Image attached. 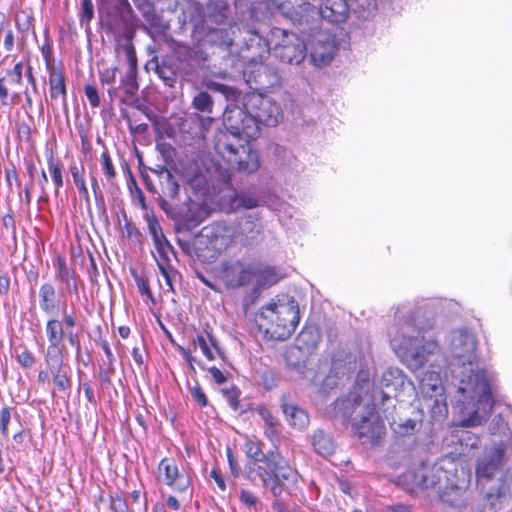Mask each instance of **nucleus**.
Returning <instances> with one entry per match:
<instances>
[{
	"mask_svg": "<svg viewBox=\"0 0 512 512\" xmlns=\"http://www.w3.org/2000/svg\"><path fill=\"white\" fill-rule=\"evenodd\" d=\"M476 338L465 328L453 330L450 335L452 373L459 380L458 402L464 406L475 403V409L461 421L463 427H473L487 418L494 406L490 386L483 371L474 368L477 359Z\"/></svg>",
	"mask_w": 512,
	"mask_h": 512,
	"instance_id": "1",
	"label": "nucleus"
},
{
	"mask_svg": "<svg viewBox=\"0 0 512 512\" xmlns=\"http://www.w3.org/2000/svg\"><path fill=\"white\" fill-rule=\"evenodd\" d=\"M432 325V318L422 308H417L405 319L390 341L393 349L412 371L424 369L426 365L431 368L439 366V344L431 335H427Z\"/></svg>",
	"mask_w": 512,
	"mask_h": 512,
	"instance_id": "2",
	"label": "nucleus"
},
{
	"mask_svg": "<svg viewBox=\"0 0 512 512\" xmlns=\"http://www.w3.org/2000/svg\"><path fill=\"white\" fill-rule=\"evenodd\" d=\"M258 2H266L268 8L290 20L299 32L318 29L321 19L335 25L342 24L350 15L348 0H322L319 7L305 0H235V6L252 11Z\"/></svg>",
	"mask_w": 512,
	"mask_h": 512,
	"instance_id": "3",
	"label": "nucleus"
},
{
	"mask_svg": "<svg viewBox=\"0 0 512 512\" xmlns=\"http://www.w3.org/2000/svg\"><path fill=\"white\" fill-rule=\"evenodd\" d=\"M300 320L298 302L289 298L285 302H272L257 313L258 327L274 340H286L295 331Z\"/></svg>",
	"mask_w": 512,
	"mask_h": 512,
	"instance_id": "4",
	"label": "nucleus"
},
{
	"mask_svg": "<svg viewBox=\"0 0 512 512\" xmlns=\"http://www.w3.org/2000/svg\"><path fill=\"white\" fill-rule=\"evenodd\" d=\"M204 43L229 49L240 26L231 21V10L226 0H210L204 11Z\"/></svg>",
	"mask_w": 512,
	"mask_h": 512,
	"instance_id": "5",
	"label": "nucleus"
},
{
	"mask_svg": "<svg viewBox=\"0 0 512 512\" xmlns=\"http://www.w3.org/2000/svg\"><path fill=\"white\" fill-rule=\"evenodd\" d=\"M249 140L226 132H216L213 140L214 150L239 173L252 174L259 169L260 159Z\"/></svg>",
	"mask_w": 512,
	"mask_h": 512,
	"instance_id": "6",
	"label": "nucleus"
},
{
	"mask_svg": "<svg viewBox=\"0 0 512 512\" xmlns=\"http://www.w3.org/2000/svg\"><path fill=\"white\" fill-rule=\"evenodd\" d=\"M179 13L176 18L175 33L190 31L191 37L204 43V7L197 0H181L177 3Z\"/></svg>",
	"mask_w": 512,
	"mask_h": 512,
	"instance_id": "7",
	"label": "nucleus"
},
{
	"mask_svg": "<svg viewBox=\"0 0 512 512\" xmlns=\"http://www.w3.org/2000/svg\"><path fill=\"white\" fill-rule=\"evenodd\" d=\"M372 387L368 375L363 372L358 373L356 384L353 390L343 399L335 402V409L341 417L348 422L353 423L365 411V402L370 396V388Z\"/></svg>",
	"mask_w": 512,
	"mask_h": 512,
	"instance_id": "8",
	"label": "nucleus"
},
{
	"mask_svg": "<svg viewBox=\"0 0 512 512\" xmlns=\"http://www.w3.org/2000/svg\"><path fill=\"white\" fill-rule=\"evenodd\" d=\"M376 395L370 396L365 402V411L353 420L354 433L362 444H374L384 433V424L380 419L376 408Z\"/></svg>",
	"mask_w": 512,
	"mask_h": 512,
	"instance_id": "9",
	"label": "nucleus"
},
{
	"mask_svg": "<svg viewBox=\"0 0 512 512\" xmlns=\"http://www.w3.org/2000/svg\"><path fill=\"white\" fill-rule=\"evenodd\" d=\"M223 124L227 134L241 139H256L259 136V128L256 126L252 115L246 112V107L228 103L223 112Z\"/></svg>",
	"mask_w": 512,
	"mask_h": 512,
	"instance_id": "10",
	"label": "nucleus"
},
{
	"mask_svg": "<svg viewBox=\"0 0 512 512\" xmlns=\"http://www.w3.org/2000/svg\"><path fill=\"white\" fill-rule=\"evenodd\" d=\"M232 46H236L240 56L252 63L261 62L270 53L269 41L255 29L240 27Z\"/></svg>",
	"mask_w": 512,
	"mask_h": 512,
	"instance_id": "11",
	"label": "nucleus"
},
{
	"mask_svg": "<svg viewBox=\"0 0 512 512\" xmlns=\"http://www.w3.org/2000/svg\"><path fill=\"white\" fill-rule=\"evenodd\" d=\"M272 35L276 38H282L273 49L274 56L282 63L299 65L305 59L307 44L303 38L294 32H288L280 28H274Z\"/></svg>",
	"mask_w": 512,
	"mask_h": 512,
	"instance_id": "12",
	"label": "nucleus"
},
{
	"mask_svg": "<svg viewBox=\"0 0 512 512\" xmlns=\"http://www.w3.org/2000/svg\"><path fill=\"white\" fill-rule=\"evenodd\" d=\"M246 112L260 129V125L269 127L276 126L283 117L281 108L277 102L261 94H248L244 97Z\"/></svg>",
	"mask_w": 512,
	"mask_h": 512,
	"instance_id": "13",
	"label": "nucleus"
},
{
	"mask_svg": "<svg viewBox=\"0 0 512 512\" xmlns=\"http://www.w3.org/2000/svg\"><path fill=\"white\" fill-rule=\"evenodd\" d=\"M370 394L376 395V402L383 405L385 401L391 398H397L399 392L405 388L406 385L410 386L411 383L407 381L403 371L397 367H389L383 373L380 382V389L374 387L371 382Z\"/></svg>",
	"mask_w": 512,
	"mask_h": 512,
	"instance_id": "14",
	"label": "nucleus"
},
{
	"mask_svg": "<svg viewBox=\"0 0 512 512\" xmlns=\"http://www.w3.org/2000/svg\"><path fill=\"white\" fill-rule=\"evenodd\" d=\"M306 35L310 41V57L315 65L323 66L332 61L336 52L335 39L320 30L300 32Z\"/></svg>",
	"mask_w": 512,
	"mask_h": 512,
	"instance_id": "15",
	"label": "nucleus"
},
{
	"mask_svg": "<svg viewBox=\"0 0 512 512\" xmlns=\"http://www.w3.org/2000/svg\"><path fill=\"white\" fill-rule=\"evenodd\" d=\"M207 91H199L192 100V107L202 113L212 114L214 100L209 92L222 95L227 101H237L241 96V92L235 87L209 81L206 84Z\"/></svg>",
	"mask_w": 512,
	"mask_h": 512,
	"instance_id": "16",
	"label": "nucleus"
},
{
	"mask_svg": "<svg viewBox=\"0 0 512 512\" xmlns=\"http://www.w3.org/2000/svg\"><path fill=\"white\" fill-rule=\"evenodd\" d=\"M255 262L238 259L224 266L223 280L230 288H239L248 285L257 275Z\"/></svg>",
	"mask_w": 512,
	"mask_h": 512,
	"instance_id": "17",
	"label": "nucleus"
},
{
	"mask_svg": "<svg viewBox=\"0 0 512 512\" xmlns=\"http://www.w3.org/2000/svg\"><path fill=\"white\" fill-rule=\"evenodd\" d=\"M467 490L456 484L445 482L439 487L438 499L442 508L447 512H470L467 505Z\"/></svg>",
	"mask_w": 512,
	"mask_h": 512,
	"instance_id": "18",
	"label": "nucleus"
},
{
	"mask_svg": "<svg viewBox=\"0 0 512 512\" xmlns=\"http://www.w3.org/2000/svg\"><path fill=\"white\" fill-rule=\"evenodd\" d=\"M358 369L357 356L346 350H338L332 358L330 373L326 378L327 385H337L332 378H351Z\"/></svg>",
	"mask_w": 512,
	"mask_h": 512,
	"instance_id": "19",
	"label": "nucleus"
},
{
	"mask_svg": "<svg viewBox=\"0 0 512 512\" xmlns=\"http://www.w3.org/2000/svg\"><path fill=\"white\" fill-rule=\"evenodd\" d=\"M247 82L253 86L255 90L270 92L281 86L282 77L278 68L260 63L250 72Z\"/></svg>",
	"mask_w": 512,
	"mask_h": 512,
	"instance_id": "20",
	"label": "nucleus"
},
{
	"mask_svg": "<svg viewBox=\"0 0 512 512\" xmlns=\"http://www.w3.org/2000/svg\"><path fill=\"white\" fill-rule=\"evenodd\" d=\"M406 478L420 489L434 488L443 486V480L447 482V472L436 466L420 465L416 469L410 471Z\"/></svg>",
	"mask_w": 512,
	"mask_h": 512,
	"instance_id": "21",
	"label": "nucleus"
},
{
	"mask_svg": "<svg viewBox=\"0 0 512 512\" xmlns=\"http://www.w3.org/2000/svg\"><path fill=\"white\" fill-rule=\"evenodd\" d=\"M135 14L128 0H116L113 11L108 15L107 26L113 33H124L135 24Z\"/></svg>",
	"mask_w": 512,
	"mask_h": 512,
	"instance_id": "22",
	"label": "nucleus"
},
{
	"mask_svg": "<svg viewBox=\"0 0 512 512\" xmlns=\"http://www.w3.org/2000/svg\"><path fill=\"white\" fill-rule=\"evenodd\" d=\"M269 467H274L269 490L273 496L279 497L283 492L288 490L290 484L296 481L297 473L282 459L279 453L277 461H270Z\"/></svg>",
	"mask_w": 512,
	"mask_h": 512,
	"instance_id": "23",
	"label": "nucleus"
},
{
	"mask_svg": "<svg viewBox=\"0 0 512 512\" xmlns=\"http://www.w3.org/2000/svg\"><path fill=\"white\" fill-rule=\"evenodd\" d=\"M504 457V449L500 446L494 447L485 453L477 461V480L483 485L492 479L494 474L500 471Z\"/></svg>",
	"mask_w": 512,
	"mask_h": 512,
	"instance_id": "24",
	"label": "nucleus"
},
{
	"mask_svg": "<svg viewBox=\"0 0 512 512\" xmlns=\"http://www.w3.org/2000/svg\"><path fill=\"white\" fill-rule=\"evenodd\" d=\"M511 490L509 483L502 477L496 484L490 485L485 492V512H498L510 502Z\"/></svg>",
	"mask_w": 512,
	"mask_h": 512,
	"instance_id": "25",
	"label": "nucleus"
},
{
	"mask_svg": "<svg viewBox=\"0 0 512 512\" xmlns=\"http://www.w3.org/2000/svg\"><path fill=\"white\" fill-rule=\"evenodd\" d=\"M236 238L244 246L257 245L263 238L264 227L256 214H248L239 222Z\"/></svg>",
	"mask_w": 512,
	"mask_h": 512,
	"instance_id": "26",
	"label": "nucleus"
},
{
	"mask_svg": "<svg viewBox=\"0 0 512 512\" xmlns=\"http://www.w3.org/2000/svg\"><path fill=\"white\" fill-rule=\"evenodd\" d=\"M278 459V452L268 451L266 458L257 462H253L246 468V477L249 481L256 484L260 480L264 487L270 488L273 478L274 467L270 466V461L276 462Z\"/></svg>",
	"mask_w": 512,
	"mask_h": 512,
	"instance_id": "27",
	"label": "nucleus"
},
{
	"mask_svg": "<svg viewBox=\"0 0 512 512\" xmlns=\"http://www.w3.org/2000/svg\"><path fill=\"white\" fill-rule=\"evenodd\" d=\"M159 472L164 474V482L178 492H186L190 486V478L178 469L173 459L165 458L158 466Z\"/></svg>",
	"mask_w": 512,
	"mask_h": 512,
	"instance_id": "28",
	"label": "nucleus"
},
{
	"mask_svg": "<svg viewBox=\"0 0 512 512\" xmlns=\"http://www.w3.org/2000/svg\"><path fill=\"white\" fill-rule=\"evenodd\" d=\"M46 66L49 71V87L50 97L57 99L59 96L62 98L63 108L67 109V89H66V77L61 69L55 67L54 64H50L46 58Z\"/></svg>",
	"mask_w": 512,
	"mask_h": 512,
	"instance_id": "29",
	"label": "nucleus"
},
{
	"mask_svg": "<svg viewBox=\"0 0 512 512\" xmlns=\"http://www.w3.org/2000/svg\"><path fill=\"white\" fill-rule=\"evenodd\" d=\"M310 438L311 445L317 454L328 457L334 453L336 443L330 433L322 429H316L313 431Z\"/></svg>",
	"mask_w": 512,
	"mask_h": 512,
	"instance_id": "30",
	"label": "nucleus"
},
{
	"mask_svg": "<svg viewBox=\"0 0 512 512\" xmlns=\"http://www.w3.org/2000/svg\"><path fill=\"white\" fill-rule=\"evenodd\" d=\"M60 298L51 283H44L39 289V306L45 314H53L59 309Z\"/></svg>",
	"mask_w": 512,
	"mask_h": 512,
	"instance_id": "31",
	"label": "nucleus"
},
{
	"mask_svg": "<svg viewBox=\"0 0 512 512\" xmlns=\"http://www.w3.org/2000/svg\"><path fill=\"white\" fill-rule=\"evenodd\" d=\"M281 408L291 426L302 430L308 425V414L302 408L287 402L286 396L282 397Z\"/></svg>",
	"mask_w": 512,
	"mask_h": 512,
	"instance_id": "32",
	"label": "nucleus"
},
{
	"mask_svg": "<svg viewBox=\"0 0 512 512\" xmlns=\"http://www.w3.org/2000/svg\"><path fill=\"white\" fill-rule=\"evenodd\" d=\"M57 277L60 282L65 285L69 293L78 294L77 278L78 275L73 268L67 266L64 258L58 257L57 259Z\"/></svg>",
	"mask_w": 512,
	"mask_h": 512,
	"instance_id": "33",
	"label": "nucleus"
},
{
	"mask_svg": "<svg viewBox=\"0 0 512 512\" xmlns=\"http://www.w3.org/2000/svg\"><path fill=\"white\" fill-rule=\"evenodd\" d=\"M205 332H206V336L203 334H199L193 339L194 346H198L201 349L204 356L210 361L215 359V356L212 352V348L223 359L224 352L219 347L216 338L212 335L211 332H208V331H205Z\"/></svg>",
	"mask_w": 512,
	"mask_h": 512,
	"instance_id": "34",
	"label": "nucleus"
},
{
	"mask_svg": "<svg viewBox=\"0 0 512 512\" xmlns=\"http://www.w3.org/2000/svg\"><path fill=\"white\" fill-rule=\"evenodd\" d=\"M255 267L258 270L256 275L258 281L256 287L253 289V293L259 292L263 287L272 286L281 279L279 273L271 266L255 262Z\"/></svg>",
	"mask_w": 512,
	"mask_h": 512,
	"instance_id": "35",
	"label": "nucleus"
},
{
	"mask_svg": "<svg viewBox=\"0 0 512 512\" xmlns=\"http://www.w3.org/2000/svg\"><path fill=\"white\" fill-rule=\"evenodd\" d=\"M421 421L412 418H401L393 419L390 422V427L393 432L399 436H411L414 435L420 429Z\"/></svg>",
	"mask_w": 512,
	"mask_h": 512,
	"instance_id": "36",
	"label": "nucleus"
},
{
	"mask_svg": "<svg viewBox=\"0 0 512 512\" xmlns=\"http://www.w3.org/2000/svg\"><path fill=\"white\" fill-rule=\"evenodd\" d=\"M222 394L234 412L242 415L251 410L249 403H244L240 400L241 390L238 387L233 386L229 389H222Z\"/></svg>",
	"mask_w": 512,
	"mask_h": 512,
	"instance_id": "37",
	"label": "nucleus"
},
{
	"mask_svg": "<svg viewBox=\"0 0 512 512\" xmlns=\"http://www.w3.org/2000/svg\"><path fill=\"white\" fill-rule=\"evenodd\" d=\"M377 10L376 0H352L350 12L360 20H368Z\"/></svg>",
	"mask_w": 512,
	"mask_h": 512,
	"instance_id": "38",
	"label": "nucleus"
},
{
	"mask_svg": "<svg viewBox=\"0 0 512 512\" xmlns=\"http://www.w3.org/2000/svg\"><path fill=\"white\" fill-rule=\"evenodd\" d=\"M63 351L64 347L62 346V343H48L44 354V360L48 370L65 366Z\"/></svg>",
	"mask_w": 512,
	"mask_h": 512,
	"instance_id": "39",
	"label": "nucleus"
},
{
	"mask_svg": "<svg viewBox=\"0 0 512 512\" xmlns=\"http://www.w3.org/2000/svg\"><path fill=\"white\" fill-rule=\"evenodd\" d=\"M146 68L154 70L155 73L161 78L166 85L173 86L175 82V73L171 67L165 63H160L157 57H153L147 64Z\"/></svg>",
	"mask_w": 512,
	"mask_h": 512,
	"instance_id": "40",
	"label": "nucleus"
},
{
	"mask_svg": "<svg viewBox=\"0 0 512 512\" xmlns=\"http://www.w3.org/2000/svg\"><path fill=\"white\" fill-rule=\"evenodd\" d=\"M46 335L48 343H62L65 337L63 323L56 318H51L46 323Z\"/></svg>",
	"mask_w": 512,
	"mask_h": 512,
	"instance_id": "41",
	"label": "nucleus"
},
{
	"mask_svg": "<svg viewBox=\"0 0 512 512\" xmlns=\"http://www.w3.org/2000/svg\"><path fill=\"white\" fill-rule=\"evenodd\" d=\"M33 23L34 17L30 12L22 10L16 13L15 25L23 41L26 40L30 29L33 28Z\"/></svg>",
	"mask_w": 512,
	"mask_h": 512,
	"instance_id": "42",
	"label": "nucleus"
},
{
	"mask_svg": "<svg viewBox=\"0 0 512 512\" xmlns=\"http://www.w3.org/2000/svg\"><path fill=\"white\" fill-rule=\"evenodd\" d=\"M53 383L59 391L65 392L71 388V378L65 366L49 369Z\"/></svg>",
	"mask_w": 512,
	"mask_h": 512,
	"instance_id": "43",
	"label": "nucleus"
},
{
	"mask_svg": "<svg viewBox=\"0 0 512 512\" xmlns=\"http://www.w3.org/2000/svg\"><path fill=\"white\" fill-rule=\"evenodd\" d=\"M120 87L124 90L125 98H122V102L125 103L128 99L134 97L139 89L137 74L126 71L120 80Z\"/></svg>",
	"mask_w": 512,
	"mask_h": 512,
	"instance_id": "44",
	"label": "nucleus"
},
{
	"mask_svg": "<svg viewBox=\"0 0 512 512\" xmlns=\"http://www.w3.org/2000/svg\"><path fill=\"white\" fill-rule=\"evenodd\" d=\"M175 53L177 55V58L181 61L180 69L184 72V74L193 75L194 68L190 63L193 53L192 49L185 45H179Z\"/></svg>",
	"mask_w": 512,
	"mask_h": 512,
	"instance_id": "45",
	"label": "nucleus"
},
{
	"mask_svg": "<svg viewBox=\"0 0 512 512\" xmlns=\"http://www.w3.org/2000/svg\"><path fill=\"white\" fill-rule=\"evenodd\" d=\"M162 192L171 199H178L180 186L172 173H167L166 178L160 182Z\"/></svg>",
	"mask_w": 512,
	"mask_h": 512,
	"instance_id": "46",
	"label": "nucleus"
},
{
	"mask_svg": "<svg viewBox=\"0 0 512 512\" xmlns=\"http://www.w3.org/2000/svg\"><path fill=\"white\" fill-rule=\"evenodd\" d=\"M263 443L253 440H248L245 443V453L248 458L252 459L254 462L264 460L266 458L267 453H264L262 450Z\"/></svg>",
	"mask_w": 512,
	"mask_h": 512,
	"instance_id": "47",
	"label": "nucleus"
},
{
	"mask_svg": "<svg viewBox=\"0 0 512 512\" xmlns=\"http://www.w3.org/2000/svg\"><path fill=\"white\" fill-rule=\"evenodd\" d=\"M48 169L56 186L55 193L58 194L59 188L63 186L62 164L56 161L53 156H50L48 158Z\"/></svg>",
	"mask_w": 512,
	"mask_h": 512,
	"instance_id": "48",
	"label": "nucleus"
},
{
	"mask_svg": "<svg viewBox=\"0 0 512 512\" xmlns=\"http://www.w3.org/2000/svg\"><path fill=\"white\" fill-rule=\"evenodd\" d=\"M71 174H72L74 183H75L80 195H82V197L84 198L87 206L90 207V197H89L88 189L86 187L85 180H84L83 176L81 175L77 166L71 167Z\"/></svg>",
	"mask_w": 512,
	"mask_h": 512,
	"instance_id": "49",
	"label": "nucleus"
},
{
	"mask_svg": "<svg viewBox=\"0 0 512 512\" xmlns=\"http://www.w3.org/2000/svg\"><path fill=\"white\" fill-rule=\"evenodd\" d=\"M209 115L210 114H208L207 116H203L198 113H194L191 115V119H193V121L195 123H197V125L199 127L198 133L202 137H204L205 134L210 130V128L214 122V118Z\"/></svg>",
	"mask_w": 512,
	"mask_h": 512,
	"instance_id": "50",
	"label": "nucleus"
},
{
	"mask_svg": "<svg viewBox=\"0 0 512 512\" xmlns=\"http://www.w3.org/2000/svg\"><path fill=\"white\" fill-rule=\"evenodd\" d=\"M94 17V6L92 0H82L81 4V12H80V23L83 25L84 23L88 27L89 22Z\"/></svg>",
	"mask_w": 512,
	"mask_h": 512,
	"instance_id": "51",
	"label": "nucleus"
},
{
	"mask_svg": "<svg viewBox=\"0 0 512 512\" xmlns=\"http://www.w3.org/2000/svg\"><path fill=\"white\" fill-rule=\"evenodd\" d=\"M131 274L133 276V279L137 285V288H138V291L140 292V294L146 295L148 298H150L154 302L153 294L149 287L148 280L146 278L138 275V273L135 270H132Z\"/></svg>",
	"mask_w": 512,
	"mask_h": 512,
	"instance_id": "52",
	"label": "nucleus"
},
{
	"mask_svg": "<svg viewBox=\"0 0 512 512\" xmlns=\"http://www.w3.org/2000/svg\"><path fill=\"white\" fill-rule=\"evenodd\" d=\"M123 49L126 54V58L128 61V69L127 72H132L137 74V57L134 46L132 43L128 42L123 46Z\"/></svg>",
	"mask_w": 512,
	"mask_h": 512,
	"instance_id": "53",
	"label": "nucleus"
},
{
	"mask_svg": "<svg viewBox=\"0 0 512 512\" xmlns=\"http://www.w3.org/2000/svg\"><path fill=\"white\" fill-rule=\"evenodd\" d=\"M115 373V367L103 368L99 367L98 378L100 380V388L102 390L109 388L112 385L111 377Z\"/></svg>",
	"mask_w": 512,
	"mask_h": 512,
	"instance_id": "54",
	"label": "nucleus"
},
{
	"mask_svg": "<svg viewBox=\"0 0 512 512\" xmlns=\"http://www.w3.org/2000/svg\"><path fill=\"white\" fill-rule=\"evenodd\" d=\"M155 247L157 249V252L159 253L160 257H161V261L160 262H163L165 264H169V252L171 253H174V248L173 246L169 243V241L167 239H162V241H159L157 243H155Z\"/></svg>",
	"mask_w": 512,
	"mask_h": 512,
	"instance_id": "55",
	"label": "nucleus"
},
{
	"mask_svg": "<svg viewBox=\"0 0 512 512\" xmlns=\"http://www.w3.org/2000/svg\"><path fill=\"white\" fill-rule=\"evenodd\" d=\"M148 229L150 234L152 235L154 244L162 241V239H166L162 232V228L159 222L155 218L148 219Z\"/></svg>",
	"mask_w": 512,
	"mask_h": 512,
	"instance_id": "56",
	"label": "nucleus"
},
{
	"mask_svg": "<svg viewBox=\"0 0 512 512\" xmlns=\"http://www.w3.org/2000/svg\"><path fill=\"white\" fill-rule=\"evenodd\" d=\"M240 500L248 508H253L255 511H258V505L260 502L252 492L245 489L241 490Z\"/></svg>",
	"mask_w": 512,
	"mask_h": 512,
	"instance_id": "57",
	"label": "nucleus"
},
{
	"mask_svg": "<svg viewBox=\"0 0 512 512\" xmlns=\"http://www.w3.org/2000/svg\"><path fill=\"white\" fill-rule=\"evenodd\" d=\"M110 507L114 512H127L126 500L118 494L110 495Z\"/></svg>",
	"mask_w": 512,
	"mask_h": 512,
	"instance_id": "58",
	"label": "nucleus"
},
{
	"mask_svg": "<svg viewBox=\"0 0 512 512\" xmlns=\"http://www.w3.org/2000/svg\"><path fill=\"white\" fill-rule=\"evenodd\" d=\"M23 64L18 62L14 68L8 72V82L10 84L19 85L22 82Z\"/></svg>",
	"mask_w": 512,
	"mask_h": 512,
	"instance_id": "59",
	"label": "nucleus"
},
{
	"mask_svg": "<svg viewBox=\"0 0 512 512\" xmlns=\"http://www.w3.org/2000/svg\"><path fill=\"white\" fill-rule=\"evenodd\" d=\"M214 231V235L216 238H227V241L223 242L224 244L228 245L230 242L233 241V231L231 228L222 224H217L214 228Z\"/></svg>",
	"mask_w": 512,
	"mask_h": 512,
	"instance_id": "60",
	"label": "nucleus"
},
{
	"mask_svg": "<svg viewBox=\"0 0 512 512\" xmlns=\"http://www.w3.org/2000/svg\"><path fill=\"white\" fill-rule=\"evenodd\" d=\"M101 157H102V162H103L102 163L103 170H104V173L106 174L107 178L108 179L114 178L116 175V172H115L112 160L109 156V153L107 151H105L102 153Z\"/></svg>",
	"mask_w": 512,
	"mask_h": 512,
	"instance_id": "61",
	"label": "nucleus"
},
{
	"mask_svg": "<svg viewBox=\"0 0 512 512\" xmlns=\"http://www.w3.org/2000/svg\"><path fill=\"white\" fill-rule=\"evenodd\" d=\"M85 95L93 108L100 105V98L97 89L93 85H86L84 88Z\"/></svg>",
	"mask_w": 512,
	"mask_h": 512,
	"instance_id": "62",
	"label": "nucleus"
},
{
	"mask_svg": "<svg viewBox=\"0 0 512 512\" xmlns=\"http://www.w3.org/2000/svg\"><path fill=\"white\" fill-rule=\"evenodd\" d=\"M156 149L161 154L166 164L173 161V147L169 143L157 144Z\"/></svg>",
	"mask_w": 512,
	"mask_h": 512,
	"instance_id": "63",
	"label": "nucleus"
},
{
	"mask_svg": "<svg viewBox=\"0 0 512 512\" xmlns=\"http://www.w3.org/2000/svg\"><path fill=\"white\" fill-rule=\"evenodd\" d=\"M191 395L201 407L208 405V399L198 383L193 388H191Z\"/></svg>",
	"mask_w": 512,
	"mask_h": 512,
	"instance_id": "64",
	"label": "nucleus"
}]
</instances>
